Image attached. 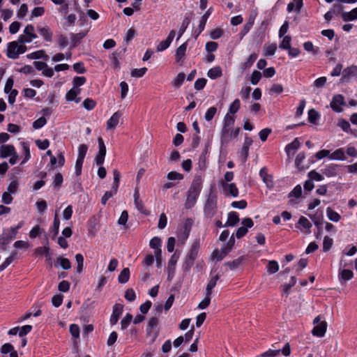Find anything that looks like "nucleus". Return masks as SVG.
Instances as JSON below:
<instances>
[{
	"mask_svg": "<svg viewBox=\"0 0 357 357\" xmlns=\"http://www.w3.org/2000/svg\"><path fill=\"white\" fill-rule=\"evenodd\" d=\"M203 180L201 174H196L186 192L185 208H192L196 204L202 189Z\"/></svg>",
	"mask_w": 357,
	"mask_h": 357,
	"instance_id": "obj_1",
	"label": "nucleus"
},
{
	"mask_svg": "<svg viewBox=\"0 0 357 357\" xmlns=\"http://www.w3.org/2000/svg\"><path fill=\"white\" fill-rule=\"evenodd\" d=\"M218 211V195L217 192L211 187L207 195L204 206V213L205 217L211 219L216 214Z\"/></svg>",
	"mask_w": 357,
	"mask_h": 357,
	"instance_id": "obj_2",
	"label": "nucleus"
},
{
	"mask_svg": "<svg viewBox=\"0 0 357 357\" xmlns=\"http://www.w3.org/2000/svg\"><path fill=\"white\" fill-rule=\"evenodd\" d=\"M241 131L240 128H222L221 135H220V142L222 145H225L229 143L232 139L236 137Z\"/></svg>",
	"mask_w": 357,
	"mask_h": 357,
	"instance_id": "obj_3",
	"label": "nucleus"
},
{
	"mask_svg": "<svg viewBox=\"0 0 357 357\" xmlns=\"http://www.w3.org/2000/svg\"><path fill=\"white\" fill-rule=\"evenodd\" d=\"M242 227H239L236 233L237 238H241L248 233V229L251 228L254 225L253 220L250 218L243 219Z\"/></svg>",
	"mask_w": 357,
	"mask_h": 357,
	"instance_id": "obj_4",
	"label": "nucleus"
},
{
	"mask_svg": "<svg viewBox=\"0 0 357 357\" xmlns=\"http://www.w3.org/2000/svg\"><path fill=\"white\" fill-rule=\"evenodd\" d=\"M344 98L341 94H337L333 96V99L330 103V107L335 112H341L342 109L340 107L341 105H345Z\"/></svg>",
	"mask_w": 357,
	"mask_h": 357,
	"instance_id": "obj_5",
	"label": "nucleus"
},
{
	"mask_svg": "<svg viewBox=\"0 0 357 357\" xmlns=\"http://www.w3.org/2000/svg\"><path fill=\"white\" fill-rule=\"evenodd\" d=\"M220 184L222 188L223 193L225 196L236 197L238 195V190L235 183L220 182Z\"/></svg>",
	"mask_w": 357,
	"mask_h": 357,
	"instance_id": "obj_6",
	"label": "nucleus"
},
{
	"mask_svg": "<svg viewBox=\"0 0 357 357\" xmlns=\"http://www.w3.org/2000/svg\"><path fill=\"white\" fill-rule=\"evenodd\" d=\"M178 258H179V254L177 253L176 252H175L172 255L170 259L169 260L168 267H167V271H168L167 279H168V280H171L174 275L175 266H176V264L177 263Z\"/></svg>",
	"mask_w": 357,
	"mask_h": 357,
	"instance_id": "obj_7",
	"label": "nucleus"
},
{
	"mask_svg": "<svg viewBox=\"0 0 357 357\" xmlns=\"http://www.w3.org/2000/svg\"><path fill=\"white\" fill-rule=\"evenodd\" d=\"M357 77V66H351L345 68L342 72V82H347L352 77Z\"/></svg>",
	"mask_w": 357,
	"mask_h": 357,
	"instance_id": "obj_8",
	"label": "nucleus"
},
{
	"mask_svg": "<svg viewBox=\"0 0 357 357\" xmlns=\"http://www.w3.org/2000/svg\"><path fill=\"white\" fill-rule=\"evenodd\" d=\"M123 306L121 304L116 303L114 305L113 312L109 320L111 325H114L118 322L119 317L123 312Z\"/></svg>",
	"mask_w": 357,
	"mask_h": 357,
	"instance_id": "obj_9",
	"label": "nucleus"
},
{
	"mask_svg": "<svg viewBox=\"0 0 357 357\" xmlns=\"http://www.w3.org/2000/svg\"><path fill=\"white\" fill-rule=\"evenodd\" d=\"M327 329V323L326 321H321L319 324L314 326L312 331V333L314 336L324 337Z\"/></svg>",
	"mask_w": 357,
	"mask_h": 357,
	"instance_id": "obj_10",
	"label": "nucleus"
},
{
	"mask_svg": "<svg viewBox=\"0 0 357 357\" xmlns=\"http://www.w3.org/2000/svg\"><path fill=\"white\" fill-rule=\"evenodd\" d=\"M231 251V250L224 245L220 250H214L211 257L219 261L222 260Z\"/></svg>",
	"mask_w": 357,
	"mask_h": 357,
	"instance_id": "obj_11",
	"label": "nucleus"
},
{
	"mask_svg": "<svg viewBox=\"0 0 357 357\" xmlns=\"http://www.w3.org/2000/svg\"><path fill=\"white\" fill-rule=\"evenodd\" d=\"M340 165L329 164L321 169L322 173L328 177H333L337 174Z\"/></svg>",
	"mask_w": 357,
	"mask_h": 357,
	"instance_id": "obj_12",
	"label": "nucleus"
},
{
	"mask_svg": "<svg viewBox=\"0 0 357 357\" xmlns=\"http://www.w3.org/2000/svg\"><path fill=\"white\" fill-rule=\"evenodd\" d=\"M314 225H316V228H317L318 231L316 234L317 238H319L321 235V226L323 225V216L317 215H309Z\"/></svg>",
	"mask_w": 357,
	"mask_h": 357,
	"instance_id": "obj_13",
	"label": "nucleus"
},
{
	"mask_svg": "<svg viewBox=\"0 0 357 357\" xmlns=\"http://www.w3.org/2000/svg\"><path fill=\"white\" fill-rule=\"evenodd\" d=\"M121 116L122 113L120 111L116 112L107 121V128H115L116 126L118 125L119 119Z\"/></svg>",
	"mask_w": 357,
	"mask_h": 357,
	"instance_id": "obj_14",
	"label": "nucleus"
},
{
	"mask_svg": "<svg viewBox=\"0 0 357 357\" xmlns=\"http://www.w3.org/2000/svg\"><path fill=\"white\" fill-rule=\"evenodd\" d=\"M15 238L7 231H3V234L0 235V249L2 250H6V245Z\"/></svg>",
	"mask_w": 357,
	"mask_h": 357,
	"instance_id": "obj_15",
	"label": "nucleus"
},
{
	"mask_svg": "<svg viewBox=\"0 0 357 357\" xmlns=\"http://www.w3.org/2000/svg\"><path fill=\"white\" fill-rule=\"evenodd\" d=\"M199 248H200L199 241L195 240L193 242V243L192 244L191 248L189 250V252L188 253L186 257L195 261L197 257Z\"/></svg>",
	"mask_w": 357,
	"mask_h": 357,
	"instance_id": "obj_16",
	"label": "nucleus"
},
{
	"mask_svg": "<svg viewBox=\"0 0 357 357\" xmlns=\"http://www.w3.org/2000/svg\"><path fill=\"white\" fill-rule=\"evenodd\" d=\"M15 152V149L13 145L11 144H4L1 145L0 147V155L1 158H5L12 154H14Z\"/></svg>",
	"mask_w": 357,
	"mask_h": 357,
	"instance_id": "obj_17",
	"label": "nucleus"
},
{
	"mask_svg": "<svg viewBox=\"0 0 357 357\" xmlns=\"http://www.w3.org/2000/svg\"><path fill=\"white\" fill-rule=\"evenodd\" d=\"M239 222L238 215L236 212L231 211L228 213L227 221L224 227H234Z\"/></svg>",
	"mask_w": 357,
	"mask_h": 357,
	"instance_id": "obj_18",
	"label": "nucleus"
},
{
	"mask_svg": "<svg viewBox=\"0 0 357 357\" xmlns=\"http://www.w3.org/2000/svg\"><path fill=\"white\" fill-rule=\"evenodd\" d=\"M38 31L47 42L52 40L53 33L48 26L38 27Z\"/></svg>",
	"mask_w": 357,
	"mask_h": 357,
	"instance_id": "obj_19",
	"label": "nucleus"
},
{
	"mask_svg": "<svg viewBox=\"0 0 357 357\" xmlns=\"http://www.w3.org/2000/svg\"><path fill=\"white\" fill-rule=\"evenodd\" d=\"M329 158L331 160H346V156L344 153V151L343 149L340 148L335 150L332 153H330Z\"/></svg>",
	"mask_w": 357,
	"mask_h": 357,
	"instance_id": "obj_20",
	"label": "nucleus"
},
{
	"mask_svg": "<svg viewBox=\"0 0 357 357\" xmlns=\"http://www.w3.org/2000/svg\"><path fill=\"white\" fill-rule=\"evenodd\" d=\"M354 277V273L349 269H343L339 273V280L341 284L343 282L351 280Z\"/></svg>",
	"mask_w": 357,
	"mask_h": 357,
	"instance_id": "obj_21",
	"label": "nucleus"
},
{
	"mask_svg": "<svg viewBox=\"0 0 357 357\" xmlns=\"http://www.w3.org/2000/svg\"><path fill=\"white\" fill-rule=\"evenodd\" d=\"M211 8H208L202 17L199 24V31L196 36V38L204 31L207 19L211 13Z\"/></svg>",
	"mask_w": 357,
	"mask_h": 357,
	"instance_id": "obj_22",
	"label": "nucleus"
},
{
	"mask_svg": "<svg viewBox=\"0 0 357 357\" xmlns=\"http://www.w3.org/2000/svg\"><path fill=\"white\" fill-rule=\"evenodd\" d=\"M114 176V182L112 184V190H110L114 195L116 194L120 182L121 174L120 172L117 169H114L113 171Z\"/></svg>",
	"mask_w": 357,
	"mask_h": 357,
	"instance_id": "obj_23",
	"label": "nucleus"
},
{
	"mask_svg": "<svg viewBox=\"0 0 357 357\" xmlns=\"http://www.w3.org/2000/svg\"><path fill=\"white\" fill-rule=\"evenodd\" d=\"M259 175L263 179V181L266 184L268 188L273 187V181L271 180V176L268 175L267 170L265 167H263L259 171Z\"/></svg>",
	"mask_w": 357,
	"mask_h": 357,
	"instance_id": "obj_24",
	"label": "nucleus"
},
{
	"mask_svg": "<svg viewBox=\"0 0 357 357\" xmlns=\"http://www.w3.org/2000/svg\"><path fill=\"white\" fill-rule=\"evenodd\" d=\"M86 32L71 33V49L75 47L79 41L86 36Z\"/></svg>",
	"mask_w": 357,
	"mask_h": 357,
	"instance_id": "obj_25",
	"label": "nucleus"
},
{
	"mask_svg": "<svg viewBox=\"0 0 357 357\" xmlns=\"http://www.w3.org/2000/svg\"><path fill=\"white\" fill-rule=\"evenodd\" d=\"M342 18L344 22L357 20V7L350 12H344L342 14Z\"/></svg>",
	"mask_w": 357,
	"mask_h": 357,
	"instance_id": "obj_26",
	"label": "nucleus"
},
{
	"mask_svg": "<svg viewBox=\"0 0 357 357\" xmlns=\"http://www.w3.org/2000/svg\"><path fill=\"white\" fill-rule=\"evenodd\" d=\"M26 57L29 59H38L43 58L45 60H47L49 59V56L46 54L45 52L43 50L29 54L26 55Z\"/></svg>",
	"mask_w": 357,
	"mask_h": 357,
	"instance_id": "obj_27",
	"label": "nucleus"
},
{
	"mask_svg": "<svg viewBox=\"0 0 357 357\" xmlns=\"http://www.w3.org/2000/svg\"><path fill=\"white\" fill-rule=\"evenodd\" d=\"M186 49H187V42L183 43L176 49V54H175L176 61L178 62L181 59H182L185 56Z\"/></svg>",
	"mask_w": 357,
	"mask_h": 357,
	"instance_id": "obj_28",
	"label": "nucleus"
},
{
	"mask_svg": "<svg viewBox=\"0 0 357 357\" xmlns=\"http://www.w3.org/2000/svg\"><path fill=\"white\" fill-rule=\"evenodd\" d=\"M208 77L212 79L220 77L222 75V69L219 66L211 68L207 73Z\"/></svg>",
	"mask_w": 357,
	"mask_h": 357,
	"instance_id": "obj_29",
	"label": "nucleus"
},
{
	"mask_svg": "<svg viewBox=\"0 0 357 357\" xmlns=\"http://www.w3.org/2000/svg\"><path fill=\"white\" fill-rule=\"evenodd\" d=\"M264 56H273L277 50V45L275 43H266L264 45Z\"/></svg>",
	"mask_w": 357,
	"mask_h": 357,
	"instance_id": "obj_30",
	"label": "nucleus"
},
{
	"mask_svg": "<svg viewBox=\"0 0 357 357\" xmlns=\"http://www.w3.org/2000/svg\"><path fill=\"white\" fill-rule=\"evenodd\" d=\"M244 260L245 257L241 256L233 260L232 261H228L225 263V265L229 266L231 270H234L236 268H238L242 264Z\"/></svg>",
	"mask_w": 357,
	"mask_h": 357,
	"instance_id": "obj_31",
	"label": "nucleus"
},
{
	"mask_svg": "<svg viewBox=\"0 0 357 357\" xmlns=\"http://www.w3.org/2000/svg\"><path fill=\"white\" fill-rule=\"evenodd\" d=\"M33 255L36 257L45 255L47 257L50 255V249L48 245H45L43 247H38L35 249Z\"/></svg>",
	"mask_w": 357,
	"mask_h": 357,
	"instance_id": "obj_32",
	"label": "nucleus"
},
{
	"mask_svg": "<svg viewBox=\"0 0 357 357\" xmlns=\"http://www.w3.org/2000/svg\"><path fill=\"white\" fill-rule=\"evenodd\" d=\"M234 122V117L229 114H227L224 117L222 128L229 129L233 128Z\"/></svg>",
	"mask_w": 357,
	"mask_h": 357,
	"instance_id": "obj_33",
	"label": "nucleus"
},
{
	"mask_svg": "<svg viewBox=\"0 0 357 357\" xmlns=\"http://www.w3.org/2000/svg\"><path fill=\"white\" fill-rule=\"evenodd\" d=\"M326 215L328 219L333 222H337L341 219V215L330 207L326 208Z\"/></svg>",
	"mask_w": 357,
	"mask_h": 357,
	"instance_id": "obj_34",
	"label": "nucleus"
},
{
	"mask_svg": "<svg viewBox=\"0 0 357 357\" xmlns=\"http://www.w3.org/2000/svg\"><path fill=\"white\" fill-rule=\"evenodd\" d=\"M130 278V270L128 268H123L120 273L118 280L119 283L124 284L127 282Z\"/></svg>",
	"mask_w": 357,
	"mask_h": 357,
	"instance_id": "obj_35",
	"label": "nucleus"
},
{
	"mask_svg": "<svg viewBox=\"0 0 357 357\" xmlns=\"http://www.w3.org/2000/svg\"><path fill=\"white\" fill-rule=\"evenodd\" d=\"M158 324V319L157 317H151L148 323L147 328H146V335L148 336H151L152 333L153 329L156 327V326Z\"/></svg>",
	"mask_w": 357,
	"mask_h": 357,
	"instance_id": "obj_36",
	"label": "nucleus"
},
{
	"mask_svg": "<svg viewBox=\"0 0 357 357\" xmlns=\"http://www.w3.org/2000/svg\"><path fill=\"white\" fill-rule=\"evenodd\" d=\"M219 280V275H216L213 276L208 283L207 284L206 289V293H207L208 295L212 294V290L215 287L217 281Z\"/></svg>",
	"mask_w": 357,
	"mask_h": 357,
	"instance_id": "obj_37",
	"label": "nucleus"
},
{
	"mask_svg": "<svg viewBox=\"0 0 357 357\" xmlns=\"http://www.w3.org/2000/svg\"><path fill=\"white\" fill-rule=\"evenodd\" d=\"M11 42L8 44L6 50V55L8 58L12 59H16L18 58V52L17 47H10Z\"/></svg>",
	"mask_w": 357,
	"mask_h": 357,
	"instance_id": "obj_38",
	"label": "nucleus"
},
{
	"mask_svg": "<svg viewBox=\"0 0 357 357\" xmlns=\"http://www.w3.org/2000/svg\"><path fill=\"white\" fill-rule=\"evenodd\" d=\"M298 224L300 225L303 229L307 230L306 233L310 234L311 232L310 228L312 227V224L305 217L301 216L298 220Z\"/></svg>",
	"mask_w": 357,
	"mask_h": 357,
	"instance_id": "obj_39",
	"label": "nucleus"
},
{
	"mask_svg": "<svg viewBox=\"0 0 357 357\" xmlns=\"http://www.w3.org/2000/svg\"><path fill=\"white\" fill-rule=\"evenodd\" d=\"M60 220L58 214L56 213L54 218L53 225L52 227V231L53 232L52 238L54 239L59 234Z\"/></svg>",
	"mask_w": 357,
	"mask_h": 357,
	"instance_id": "obj_40",
	"label": "nucleus"
},
{
	"mask_svg": "<svg viewBox=\"0 0 357 357\" xmlns=\"http://www.w3.org/2000/svg\"><path fill=\"white\" fill-rule=\"evenodd\" d=\"M56 261H57V263L64 270H68L71 268V263H70V260L67 258L59 257H57Z\"/></svg>",
	"mask_w": 357,
	"mask_h": 357,
	"instance_id": "obj_41",
	"label": "nucleus"
},
{
	"mask_svg": "<svg viewBox=\"0 0 357 357\" xmlns=\"http://www.w3.org/2000/svg\"><path fill=\"white\" fill-rule=\"evenodd\" d=\"M75 260L77 262V273L80 274L83 271V266H84V257L82 254H77L75 255Z\"/></svg>",
	"mask_w": 357,
	"mask_h": 357,
	"instance_id": "obj_42",
	"label": "nucleus"
},
{
	"mask_svg": "<svg viewBox=\"0 0 357 357\" xmlns=\"http://www.w3.org/2000/svg\"><path fill=\"white\" fill-rule=\"evenodd\" d=\"M190 22V18L189 17H185L180 26L179 30H178V35L177 37V40H179V38L181 37V36L185 31Z\"/></svg>",
	"mask_w": 357,
	"mask_h": 357,
	"instance_id": "obj_43",
	"label": "nucleus"
},
{
	"mask_svg": "<svg viewBox=\"0 0 357 357\" xmlns=\"http://www.w3.org/2000/svg\"><path fill=\"white\" fill-rule=\"evenodd\" d=\"M66 99L67 101H75L77 103L81 101V98H77L76 93H75V90H73V89H70L66 93Z\"/></svg>",
	"mask_w": 357,
	"mask_h": 357,
	"instance_id": "obj_44",
	"label": "nucleus"
},
{
	"mask_svg": "<svg viewBox=\"0 0 357 357\" xmlns=\"http://www.w3.org/2000/svg\"><path fill=\"white\" fill-rule=\"evenodd\" d=\"M185 77V75L184 73H180L175 77V79L172 82V84L174 86L178 88L180 87L184 82Z\"/></svg>",
	"mask_w": 357,
	"mask_h": 357,
	"instance_id": "obj_45",
	"label": "nucleus"
},
{
	"mask_svg": "<svg viewBox=\"0 0 357 357\" xmlns=\"http://www.w3.org/2000/svg\"><path fill=\"white\" fill-rule=\"evenodd\" d=\"M279 269L278 264L276 261H269L267 265V271L269 274H273L276 273Z\"/></svg>",
	"mask_w": 357,
	"mask_h": 357,
	"instance_id": "obj_46",
	"label": "nucleus"
},
{
	"mask_svg": "<svg viewBox=\"0 0 357 357\" xmlns=\"http://www.w3.org/2000/svg\"><path fill=\"white\" fill-rule=\"evenodd\" d=\"M319 118V113L314 109H311L308 112V120L310 123L316 124L317 121Z\"/></svg>",
	"mask_w": 357,
	"mask_h": 357,
	"instance_id": "obj_47",
	"label": "nucleus"
},
{
	"mask_svg": "<svg viewBox=\"0 0 357 357\" xmlns=\"http://www.w3.org/2000/svg\"><path fill=\"white\" fill-rule=\"evenodd\" d=\"M63 183V176L61 173H57L54 176V181H53V186L54 188L59 190L62 185Z\"/></svg>",
	"mask_w": 357,
	"mask_h": 357,
	"instance_id": "obj_48",
	"label": "nucleus"
},
{
	"mask_svg": "<svg viewBox=\"0 0 357 357\" xmlns=\"http://www.w3.org/2000/svg\"><path fill=\"white\" fill-rule=\"evenodd\" d=\"M305 154L304 153H299L295 160V164L298 169L300 170H303L305 169V167L303 165V161L305 160Z\"/></svg>",
	"mask_w": 357,
	"mask_h": 357,
	"instance_id": "obj_49",
	"label": "nucleus"
},
{
	"mask_svg": "<svg viewBox=\"0 0 357 357\" xmlns=\"http://www.w3.org/2000/svg\"><path fill=\"white\" fill-rule=\"evenodd\" d=\"M34 30H35L34 26L32 24H28L25 27V29L24 30V33L27 36H29L30 38L33 40L37 38V35L36 33H34Z\"/></svg>",
	"mask_w": 357,
	"mask_h": 357,
	"instance_id": "obj_50",
	"label": "nucleus"
},
{
	"mask_svg": "<svg viewBox=\"0 0 357 357\" xmlns=\"http://www.w3.org/2000/svg\"><path fill=\"white\" fill-rule=\"evenodd\" d=\"M291 40V37L290 36H284L282 43L279 45L280 48L283 49V50H287L290 49Z\"/></svg>",
	"mask_w": 357,
	"mask_h": 357,
	"instance_id": "obj_51",
	"label": "nucleus"
},
{
	"mask_svg": "<svg viewBox=\"0 0 357 357\" xmlns=\"http://www.w3.org/2000/svg\"><path fill=\"white\" fill-rule=\"evenodd\" d=\"M83 107L87 110H92L96 106V102L91 98H86L82 102Z\"/></svg>",
	"mask_w": 357,
	"mask_h": 357,
	"instance_id": "obj_52",
	"label": "nucleus"
},
{
	"mask_svg": "<svg viewBox=\"0 0 357 357\" xmlns=\"http://www.w3.org/2000/svg\"><path fill=\"white\" fill-rule=\"evenodd\" d=\"M217 112V109L215 107L208 108L204 115V119L206 121H211Z\"/></svg>",
	"mask_w": 357,
	"mask_h": 357,
	"instance_id": "obj_53",
	"label": "nucleus"
},
{
	"mask_svg": "<svg viewBox=\"0 0 357 357\" xmlns=\"http://www.w3.org/2000/svg\"><path fill=\"white\" fill-rule=\"evenodd\" d=\"M132 320V315L130 313L126 314L125 317L121 321V326L122 330H125L130 325Z\"/></svg>",
	"mask_w": 357,
	"mask_h": 357,
	"instance_id": "obj_54",
	"label": "nucleus"
},
{
	"mask_svg": "<svg viewBox=\"0 0 357 357\" xmlns=\"http://www.w3.org/2000/svg\"><path fill=\"white\" fill-rule=\"evenodd\" d=\"M261 78V73L258 70H254L250 77L251 84L256 85Z\"/></svg>",
	"mask_w": 357,
	"mask_h": 357,
	"instance_id": "obj_55",
	"label": "nucleus"
},
{
	"mask_svg": "<svg viewBox=\"0 0 357 357\" xmlns=\"http://www.w3.org/2000/svg\"><path fill=\"white\" fill-rule=\"evenodd\" d=\"M333 244V241L331 238L328 236H325L323 241V251L327 252L328 251Z\"/></svg>",
	"mask_w": 357,
	"mask_h": 357,
	"instance_id": "obj_56",
	"label": "nucleus"
},
{
	"mask_svg": "<svg viewBox=\"0 0 357 357\" xmlns=\"http://www.w3.org/2000/svg\"><path fill=\"white\" fill-rule=\"evenodd\" d=\"M146 71L147 68L145 67L139 69L135 68L131 71V76L133 77H142L145 75Z\"/></svg>",
	"mask_w": 357,
	"mask_h": 357,
	"instance_id": "obj_57",
	"label": "nucleus"
},
{
	"mask_svg": "<svg viewBox=\"0 0 357 357\" xmlns=\"http://www.w3.org/2000/svg\"><path fill=\"white\" fill-rule=\"evenodd\" d=\"M87 150H88V146L86 144H80L78 148L77 158L84 160Z\"/></svg>",
	"mask_w": 357,
	"mask_h": 357,
	"instance_id": "obj_58",
	"label": "nucleus"
},
{
	"mask_svg": "<svg viewBox=\"0 0 357 357\" xmlns=\"http://www.w3.org/2000/svg\"><path fill=\"white\" fill-rule=\"evenodd\" d=\"M47 123V120L44 116H41L36 119L33 123V128L34 129H39L43 127Z\"/></svg>",
	"mask_w": 357,
	"mask_h": 357,
	"instance_id": "obj_59",
	"label": "nucleus"
},
{
	"mask_svg": "<svg viewBox=\"0 0 357 357\" xmlns=\"http://www.w3.org/2000/svg\"><path fill=\"white\" fill-rule=\"evenodd\" d=\"M338 126L346 132L347 133H351V126H350V123L344 120V119H341L339 122H338Z\"/></svg>",
	"mask_w": 357,
	"mask_h": 357,
	"instance_id": "obj_60",
	"label": "nucleus"
},
{
	"mask_svg": "<svg viewBox=\"0 0 357 357\" xmlns=\"http://www.w3.org/2000/svg\"><path fill=\"white\" fill-rule=\"evenodd\" d=\"M195 261L185 257V261L183 264V270L184 272H189L192 266L194 265Z\"/></svg>",
	"mask_w": 357,
	"mask_h": 357,
	"instance_id": "obj_61",
	"label": "nucleus"
},
{
	"mask_svg": "<svg viewBox=\"0 0 357 357\" xmlns=\"http://www.w3.org/2000/svg\"><path fill=\"white\" fill-rule=\"evenodd\" d=\"M207 82L205 78H199L195 82V89L197 91H200L204 88Z\"/></svg>",
	"mask_w": 357,
	"mask_h": 357,
	"instance_id": "obj_62",
	"label": "nucleus"
},
{
	"mask_svg": "<svg viewBox=\"0 0 357 357\" xmlns=\"http://www.w3.org/2000/svg\"><path fill=\"white\" fill-rule=\"evenodd\" d=\"M240 108V100L238 99H236L234 102L230 105L229 112L230 114H236Z\"/></svg>",
	"mask_w": 357,
	"mask_h": 357,
	"instance_id": "obj_63",
	"label": "nucleus"
},
{
	"mask_svg": "<svg viewBox=\"0 0 357 357\" xmlns=\"http://www.w3.org/2000/svg\"><path fill=\"white\" fill-rule=\"evenodd\" d=\"M308 177L309 178H310L312 181L314 180V181H322L324 179V177L321 174H320L319 173L317 172L315 170H312L310 171L309 173H308Z\"/></svg>",
	"mask_w": 357,
	"mask_h": 357,
	"instance_id": "obj_64",
	"label": "nucleus"
}]
</instances>
